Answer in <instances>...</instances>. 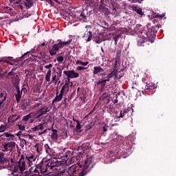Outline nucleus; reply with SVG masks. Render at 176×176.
Wrapping results in <instances>:
<instances>
[{"label": "nucleus", "instance_id": "obj_1", "mask_svg": "<svg viewBox=\"0 0 176 176\" xmlns=\"http://www.w3.org/2000/svg\"><path fill=\"white\" fill-rule=\"evenodd\" d=\"M60 164V162L57 158H52L48 160L46 163H43L41 161V163L36 166L31 167L29 170L25 171V175L30 176H61L65 174V170L59 171L58 173H52L57 168V166Z\"/></svg>", "mask_w": 176, "mask_h": 176}, {"label": "nucleus", "instance_id": "obj_2", "mask_svg": "<svg viewBox=\"0 0 176 176\" xmlns=\"http://www.w3.org/2000/svg\"><path fill=\"white\" fill-rule=\"evenodd\" d=\"M57 43L54 44L51 48H49V53L50 56H56L60 51V49H63L64 46H68L71 45L72 39H69L67 41H63L60 39L57 40Z\"/></svg>", "mask_w": 176, "mask_h": 176}, {"label": "nucleus", "instance_id": "obj_3", "mask_svg": "<svg viewBox=\"0 0 176 176\" xmlns=\"http://www.w3.org/2000/svg\"><path fill=\"white\" fill-rule=\"evenodd\" d=\"M24 171H25V160H24V156L22 155L19 162H16L15 166H14L13 172L23 174Z\"/></svg>", "mask_w": 176, "mask_h": 176}, {"label": "nucleus", "instance_id": "obj_4", "mask_svg": "<svg viewBox=\"0 0 176 176\" xmlns=\"http://www.w3.org/2000/svg\"><path fill=\"white\" fill-rule=\"evenodd\" d=\"M16 146V142L11 141L9 142L3 143V150L2 152H12L13 148Z\"/></svg>", "mask_w": 176, "mask_h": 176}, {"label": "nucleus", "instance_id": "obj_5", "mask_svg": "<svg viewBox=\"0 0 176 176\" xmlns=\"http://www.w3.org/2000/svg\"><path fill=\"white\" fill-rule=\"evenodd\" d=\"M0 164H5L6 167H12V164H10V161L5 157V153H0Z\"/></svg>", "mask_w": 176, "mask_h": 176}, {"label": "nucleus", "instance_id": "obj_6", "mask_svg": "<svg viewBox=\"0 0 176 176\" xmlns=\"http://www.w3.org/2000/svg\"><path fill=\"white\" fill-rule=\"evenodd\" d=\"M138 46L144 47L148 45V38H145L144 36L140 35L137 38Z\"/></svg>", "mask_w": 176, "mask_h": 176}, {"label": "nucleus", "instance_id": "obj_7", "mask_svg": "<svg viewBox=\"0 0 176 176\" xmlns=\"http://www.w3.org/2000/svg\"><path fill=\"white\" fill-rule=\"evenodd\" d=\"M64 75H65L67 78H70L71 79H75L76 78H79V73L75 72V71H64Z\"/></svg>", "mask_w": 176, "mask_h": 176}, {"label": "nucleus", "instance_id": "obj_8", "mask_svg": "<svg viewBox=\"0 0 176 176\" xmlns=\"http://www.w3.org/2000/svg\"><path fill=\"white\" fill-rule=\"evenodd\" d=\"M90 148V143L86 142L82 144L81 146H79L78 147V151L79 155H83L85 153V151H87Z\"/></svg>", "mask_w": 176, "mask_h": 176}, {"label": "nucleus", "instance_id": "obj_9", "mask_svg": "<svg viewBox=\"0 0 176 176\" xmlns=\"http://www.w3.org/2000/svg\"><path fill=\"white\" fill-rule=\"evenodd\" d=\"M11 76V82L12 85H14L16 89H19V85H20V79H19V76L16 74H13Z\"/></svg>", "mask_w": 176, "mask_h": 176}, {"label": "nucleus", "instance_id": "obj_10", "mask_svg": "<svg viewBox=\"0 0 176 176\" xmlns=\"http://www.w3.org/2000/svg\"><path fill=\"white\" fill-rule=\"evenodd\" d=\"M25 162H28V164L29 166H34V164H32V162H35L36 160V157L33 154H31L30 155H26L25 158H24Z\"/></svg>", "mask_w": 176, "mask_h": 176}, {"label": "nucleus", "instance_id": "obj_11", "mask_svg": "<svg viewBox=\"0 0 176 176\" xmlns=\"http://www.w3.org/2000/svg\"><path fill=\"white\" fill-rule=\"evenodd\" d=\"M50 111V109L49 107H43V108L40 109L38 111H37L36 114L37 118H41V116H43V115H46L47 112Z\"/></svg>", "mask_w": 176, "mask_h": 176}, {"label": "nucleus", "instance_id": "obj_12", "mask_svg": "<svg viewBox=\"0 0 176 176\" xmlns=\"http://www.w3.org/2000/svg\"><path fill=\"white\" fill-rule=\"evenodd\" d=\"M131 9L133 12H136L138 14H140V16L144 15V12H142V9L140 8V7L133 5L131 6Z\"/></svg>", "mask_w": 176, "mask_h": 176}, {"label": "nucleus", "instance_id": "obj_13", "mask_svg": "<svg viewBox=\"0 0 176 176\" xmlns=\"http://www.w3.org/2000/svg\"><path fill=\"white\" fill-rule=\"evenodd\" d=\"M43 129H45L43 124H40L32 128V131L39 133L40 131H42V130H43Z\"/></svg>", "mask_w": 176, "mask_h": 176}, {"label": "nucleus", "instance_id": "obj_14", "mask_svg": "<svg viewBox=\"0 0 176 176\" xmlns=\"http://www.w3.org/2000/svg\"><path fill=\"white\" fill-rule=\"evenodd\" d=\"M118 59H116L114 65H113V71L111 72L112 74H113L115 78H118Z\"/></svg>", "mask_w": 176, "mask_h": 176}, {"label": "nucleus", "instance_id": "obj_15", "mask_svg": "<svg viewBox=\"0 0 176 176\" xmlns=\"http://www.w3.org/2000/svg\"><path fill=\"white\" fill-rule=\"evenodd\" d=\"M104 34H105V33H103V34H100L99 36L95 37L96 43L100 44V43H101V42H104L105 41V38H102V36H104Z\"/></svg>", "mask_w": 176, "mask_h": 176}, {"label": "nucleus", "instance_id": "obj_16", "mask_svg": "<svg viewBox=\"0 0 176 176\" xmlns=\"http://www.w3.org/2000/svg\"><path fill=\"white\" fill-rule=\"evenodd\" d=\"M16 89L17 90V94H15L16 102H20V100L21 99V94H23V92L20 91V87H18V88Z\"/></svg>", "mask_w": 176, "mask_h": 176}, {"label": "nucleus", "instance_id": "obj_17", "mask_svg": "<svg viewBox=\"0 0 176 176\" xmlns=\"http://www.w3.org/2000/svg\"><path fill=\"white\" fill-rule=\"evenodd\" d=\"M100 72H104V69L100 66H95L94 67L93 74L97 75V74H100Z\"/></svg>", "mask_w": 176, "mask_h": 176}, {"label": "nucleus", "instance_id": "obj_18", "mask_svg": "<svg viewBox=\"0 0 176 176\" xmlns=\"http://www.w3.org/2000/svg\"><path fill=\"white\" fill-rule=\"evenodd\" d=\"M52 133L51 135V138L53 141H57L58 140V135H57L56 129H52Z\"/></svg>", "mask_w": 176, "mask_h": 176}, {"label": "nucleus", "instance_id": "obj_19", "mask_svg": "<svg viewBox=\"0 0 176 176\" xmlns=\"http://www.w3.org/2000/svg\"><path fill=\"white\" fill-rule=\"evenodd\" d=\"M100 101H104L105 100H107V104H108V102L109 101V94L108 93H104L100 97Z\"/></svg>", "mask_w": 176, "mask_h": 176}, {"label": "nucleus", "instance_id": "obj_20", "mask_svg": "<svg viewBox=\"0 0 176 176\" xmlns=\"http://www.w3.org/2000/svg\"><path fill=\"white\" fill-rule=\"evenodd\" d=\"M24 5L26 7V9H31L32 8V6L34 5V3L32 2V0H25Z\"/></svg>", "mask_w": 176, "mask_h": 176}, {"label": "nucleus", "instance_id": "obj_21", "mask_svg": "<svg viewBox=\"0 0 176 176\" xmlns=\"http://www.w3.org/2000/svg\"><path fill=\"white\" fill-rule=\"evenodd\" d=\"M3 135H4L5 137H6L7 141H13V140H14V135L12 134V133H4L3 134Z\"/></svg>", "mask_w": 176, "mask_h": 176}, {"label": "nucleus", "instance_id": "obj_22", "mask_svg": "<svg viewBox=\"0 0 176 176\" xmlns=\"http://www.w3.org/2000/svg\"><path fill=\"white\" fill-rule=\"evenodd\" d=\"M100 85V90L102 91L104 89H105V85H107V82L104 80H98L97 82V85Z\"/></svg>", "mask_w": 176, "mask_h": 176}, {"label": "nucleus", "instance_id": "obj_23", "mask_svg": "<svg viewBox=\"0 0 176 176\" xmlns=\"http://www.w3.org/2000/svg\"><path fill=\"white\" fill-rule=\"evenodd\" d=\"M16 120H19V117H17V114L10 116L8 120V122H11L12 123H14Z\"/></svg>", "mask_w": 176, "mask_h": 176}, {"label": "nucleus", "instance_id": "obj_24", "mask_svg": "<svg viewBox=\"0 0 176 176\" xmlns=\"http://www.w3.org/2000/svg\"><path fill=\"white\" fill-rule=\"evenodd\" d=\"M19 68V65L16 64L14 65V67L11 69V71L8 74L7 76L8 78L12 76V75L14 74V71Z\"/></svg>", "mask_w": 176, "mask_h": 176}, {"label": "nucleus", "instance_id": "obj_25", "mask_svg": "<svg viewBox=\"0 0 176 176\" xmlns=\"http://www.w3.org/2000/svg\"><path fill=\"white\" fill-rule=\"evenodd\" d=\"M142 93H148V91H149V90L152 89V86L147 84V85H144V87H142Z\"/></svg>", "mask_w": 176, "mask_h": 176}, {"label": "nucleus", "instance_id": "obj_26", "mask_svg": "<svg viewBox=\"0 0 176 176\" xmlns=\"http://www.w3.org/2000/svg\"><path fill=\"white\" fill-rule=\"evenodd\" d=\"M63 96L61 94H59V95H56V98L53 100L52 104H54V102H60L63 100Z\"/></svg>", "mask_w": 176, "mask_h": 176}, {"label": "nucleus", "instance_id": "obj_27", "mask_svg": "<svg viewBox=\"0 0 176 176\" xmlns=\"http://www.w3.org/2000/svg\"><path fill=\"white\" fill-rule=\"evenodd\" d=\"M31 118H34V113H30L28 114L27 116H23V122H27L28 120H30Z\"/></svg>", "mask_w": 176, "mask_h": 176}, {"label": "nucleus", "instance_id": "obj_28", "mask_svg": "<svg viewBox=\"0 0 176 176\" xmlns=\"http://www.w3.org/2000/svg\"><path fill=\"white\" fill-rule=\"evenodd\" d=\"M4 63H6V64H9L10 65H15L14 63L5 59V58H1L0 59V64H3Z\"/></svg>", "mask_w": 176, "mask_h": 176}, {"label": "nucleus", "instance_id": "obj_29", "mask_svg": "<svg viewBox=\"0 0 176 176\" xmlns=\"http://www.w3.org/2000/svg\"><path fill=\"white\" fill-rule=\"evenodd\" d=\"M122 56V48H118L116 50V60H119Z\"/></svg>", "mask_w": 176, "mask_h": 176}, {"label": "nucleus", "instance_id": "obj_30", "mask_svg": "<svg viewBox=\"0 0 176 176\" xmlns=\"http://www.w3.org/2000/svg\"><path fill=\"white\" fill-rule=\"evenodd\" d=\"M34 148L36 149V152L38 153H41L42 152V146L39 143H36L34 146Z\"/></svg>", "mask_w": 176, "mask_h": 176}, {"label": "nucleus", "instance_id": "obj_31", "mask_svg": "<svg viewBox=\"0 0 176 176\" xmlns=\"http://www.w3.org/2000/svg\"><path fill=\"white\" fill-rule=\"evenodd\" d=\"M44 146L46 153H47V155H52V148H50L49 144H45Z\"/></svg>", "mask_w": 176, "mask_h": 176}, {"label": "nucleus", "instance_id": "obj_32", "mask_svg": "<svg viewBox=\"0 0 176 176\" xmlns=\"http://www.w3.org/2000/svg\"><path fill=\"white\" fill-rule=\"evenodd\" d=\"M52 76V70H48L45 76V80L47 82H50V76Z\"/></svg>", "mask_w": 176, "mask_h": 176}, {"label": "nucleus", "instance_id": "obj_33", "mask_svg": "<svg viewBox=\"0 0 176 176\" xmlns=\"http://www.w3.org/2000/svg\"><path fill=\"white\" fill-rule=\"evenodd\" d=\"M4 58H5V60H6V58H7L8 60H9V61H13V63H18V61H20V59H19V58L14 59L12 56H8V57H4Z\"/></svg>", "mask_w": 176, "mask_h": 176}, {"label": "nucleus", "instance_id": "obj_34", "mask_svg": "<svg viewBox=\"0 0 176 176\" xmlns=\"http://www.w3.org/2000/svg\"><path fill=\"white\" fill-rule=\"evenodd\" d=\"M113 76H115V74H112L111 72L107 76L106 79H104V80H106V82H109V80H111V78Z\"/></svg>", "mask_w": 176, "mask_h": 176}, {"label": "nucleus", "instance_id": "obj_35", "mask_svg": "<svg viewBox=\"0 0 176 176\" xmlns=\"http://www.w3.org/2000/svg\"><path fill=\"white\" fill-rule=\"evenodd\" d=\"M10 164H11V166H7L8 168H14V164H16V162H14V160L13 158H11L9 160Z\"/></svg>", "mask_w": 176, "mask_h": 176}, {"label": "nucleus", "instance_id": "obj_36", "mask_svg": "<svg viewBox=\"0 0 176 176\" xmlns=\"http://www.w3.org/2000/svg\"><path fill=\"white\" fill-rule=\"evenodd\" d=\"M87 35L88 36L87 42H90V41H91L93 38V33L91 32V31H89V32H87Z\"/></svg>", "mask_w": 176, "mask_h": 176}, {"label": "nucleus", "instance_id": "obj_37", "mask_svg": "<svg viewBox=\"0 0 176 176\" xmlns=\"http://www.w3.org/2000/svg\"><path fill=\"white\" fill-rule=\"evenodd\" d=\"M120 36H122V34H118L113 38L116 45H118V41H119V38H120Z\"/></svg>", "mask_w": 176, "mask_h": 176}, {"label": "nucleus", "instance_id": "obj_38", "mask_svg": "<svg viewBox=\"0 0 176 176\" xmlns=\"http://www.w3.org/2000/svg\"><path fill=\"white\" fill-rule=\"evenodd\" d=\"M6 129H8V127L6 126V123H4V124H1L0 126V133H3V131H5Z\"/></svg>", "mask_w": 176, "mask_h": 176}, {"label": "nucleus", "instance_id": "obj_39", "mask_svg": "<svg viewBox=\"0 0 176 176\" xmlns=\"http://www.w3.org/2000/svg\"><path fill=\"white\" fill-rule=\"evenodd\" d=\"M10 3H12L14 2V5H20V3H23L21 2V0H10Z\"/></svg>", "mask_w": 176, "mask_h": 176}, {"label": "nucleus", "instance_id": "obj_40", "mask_svg": "<svg viewBox=\"0 0 176 176\" xmlns=\"http://www.w3.org/2000/svg\"><path fill=\"white\" fill-rule=\"evenodd\" d=\"M87 98V97L86 96V95H82L80 96V100H81V102H82V104H86Z\"/></svg>", "mask_w": 176, "mask_h": 176}, {"label": "nucleus", "instance_id": "obj_41", "mask_svg": "<svg viewBox=\"0 0 176 176\" xmlns=\"http://www.w3.org/2000/svg\"><path fill=\"white\" fill-rule=\"evenodd\" d=\"M62 89L68 91V90H69V85L68 82H65V85L63 86Z\"/></svg>", "mask_w": 176, "mask_h": 176}, {"label": "nucleus", "instance_id": "obj_42", "mask_svg": "<svg viewBox=\"0 0 176 176\" xmlns=\"http://www.w3.org/2000/svg\"><path fill=\"white\" fill-rule=\"evenodd\" d=\"M70 162V164H72V163H77L76 162V157L74 156L72 157H71L69 160V162Z\"/></svg>", "mask_w": 176, "mask_h": 176}, {"label": "nucleus", "instance_id": "obj_43", "mask_svg": "<svg viewBox=\"0 0 176 176\" xmlns=\"http://www.w3.org/2000/svg\"><path fill=\"white\" fill-rule=\"evenodd\" d=\"M82 129V125H80V122L76 121V130H80Z\"/></svg>", "mask_w": 176, "mask_h": 176}, {"label": "nucleus", "instance_id": "obj_44", "mask_svg": "<svg viewBox=\"0 0 176 176\" xmlns=\"http://www.w3.org/2000/svg\"><path fill=\"white\" fill-rule=\"evenodd\" d=\"M31 52H27L26 53L23 54L20 58H18V60H21V58H27V54H30Z\"/></svg>", "mask_w": 176, "mask_h": 176}, {"label": "nucleus", "instance_id": "obj_45", "mask_svg": "<svg viewBox=\"0 0 176 176\" xmlns=\"http://www.w3.org/2000/svg\"><path fill=\"white\" fill-rule=\"evenodd\" d=\"M80 19H82V21H86L87 20V18L86 15H85L83 13H81L80 15Z\"/></svg>", "mask_w": 176, "mask_h": 176}, {"label": "nucleus", "instance_id": "obj_46", "mask_svg": "<svg viewBox=\"0 0 176 176\" xmlns=\"http://www.w3.org/2000/svg\"><path fill=\"white\" fill-rule=\"evenodd\" d=\"M58 79H60L63 75V70H59L56 72Z\"/></svg>", "mask_w": 176, "mask_h": 176}, {"label": "nucleus", "instance_id": "obj_47", "mask_svg": "<svg viewBox=\"0 0 176 176\" xmlns=\"http://www.w3.org/2000/svg\"><path fill=\"white\" fill-rule=\"evenodd\" d=\"M57 61L58 63H63V61H64V57L61 56H58Z\"/></svg>", "mask_w": 176, "mask_h": 176}, {"label": "nucleus", "instance_id": "obj_48", "mask_svg": "<svg viewBox=\"0 0 176 176\" xmlns=\"http://www.w3.org/2000/svg\"><path fill=\"white\" fill-rule=\"evenodd\" d=\"M58 81V78H57L56 75L52 77V82H54V83H57Z\"/></svg>", "mask_w": 176, "mask_h": 176}, {"label": "nucleus", "instance_id": "obj_49", "mask_svg": "<svg viewBox=\"0 0 176 176\" xmlns=\"http://www.w3.org/2000/svg\"><path fill=\"white\" fill-rule=\"evenodd\" d=\"M76 69H77V71H83L85 69H87V68L85 67L78 66L76 67Z\"/></svg>", "mask_w": 176, "mask_h": 176}, {"label": "nucleus", "instance_id": "obj_50", "mask_svg": "<svg viewBox=\"0 0 176 176\" xmlns=\"http://www.w3.org/2000/svg\"><path fill=\"white\" fill-rule=\"evenodd\" d=\"M6 101V95L3 96V98L0 100V108L2 107V104H3V102Z\"/></svg>", "mask_w": 176, "mask_h": 176}, {"label": "nucleus", "instance_id": "obj_51", "mask_svg": "<svg viewBox=\"0 0 176 176\" xmlns=\"http://www.w3.org/2000/svg\"><path fill=\"white\" fill-rule=\"evenodd\" d=\"M130 2H132L133 3H135L137 2H138V3H141V2H142V0H129Z\"/></svg>", "mask_w": 176, "mask_h": 176}, {"label": "nucleus", "instance_id": "obj_52", "mask_svg": "<svg viewBox=\"0 0 176 176\" xmlns=\"http://www.w3.org/2000/svg\"><path fill=\"white\" fill-rule=\"evenodd\" d=\"M46 131H47V129H45L44 131H41L40 132H36V133L38 134V135H42V134H45V133H46Z\"/></svg>", "mask_w": 176, "mask_h": 176}, {"label": "nucleus", "instance_id": "obj_53", "mask_svg": "<svg viewBox=\"0 0 176 176\" xmlns=\"http://www.w3.org/2000/svg\"><path fill=\"white\" fill-rule=\"evenodd\" d=\"M19 129L21 130L22 131H24V130H25V126H24V125H19Z\"/></svg>", "mask_w": 176, "mask_h": 176}, {"label": "nucleus", "instance_id": "obj_54", "mask_svg": "<svg viewBox=\"0 0 176 176\" xmlns=\"http://www.w3.org/2000/svg\"><path fill=\"white\" fill-rule=\"evenodd\" d=\"M46 1V2H47L48 3H50V5L51 6H54V3H53V1H52V0H45Z\"/></svg>", "mask_w": 176, "mask_h": 176}, {"label": "nucleus", "instance_id": "obj_55", "mask_svg": "<svg viewBox=\"0 0 176 176\" xmlns=\"http://www.w3.org/2000/svg\"><path fill=\"white\" fill-rule=\"evenodd\" d=\"M52 67H53V65L49 64V65H45L44 68H45L46 69H49V68H52Z\"/></svg>", "mask_w": 176, "mask_h": 176}, {"label": "nucleus", "instance_id": "obj_56", "mask_svg": "<svg viewBox=\"0 0 176 176\" xmlns=\"http://www.w3.org/2000/svg\"><path fill=\"white\" fill-rule=\"evenodd\" d=\"M124 114L129 113V109H124V110H121Z\"/></svg>", "mask_w": 176, "mask_h": 176}, {"label": "nucleus", "instance_id": "obj_57", "mask_svg": "<svg viewBox=\"0 0 176 176\" xmlns=\"http://www.w3.org/2000/svg\"><path fill=\"white\" fill-rule=\"evenodd\" d=\"M125 114H124L123 111H121L120 113V116L118 117L119 119H120V118H123Z\"/></svg>", "mask_w": 176, "mask_h": 176}, {"label": "nucleus", "instance_id": "obj_58", "mask_svg": "<svg viewBox=\"0 0 176 176\" xmlns=\"http://www.w3.org/2000/svg\"><path fill=\"white\" fill-rule=\"evenodd\" d=\"M76 64H77V65H82V60H77V61L76 62Z\"/></svg>", "mask_w": 176, "mask_h": 176}, {"label": "nucleus", "instance_id": "obj_59", "mask_svg": "<svg viewBox=\"0 0 176 176\" xmlns=\"http://www.w3.org/2000/svg\"><path fill=\"white\" fill-rule=\"evenodd\" d=\"M100 76H102V78H104V76H107V72L101 73Z\"/></svg>", "mask_w": 176, "mask_h": 176}, {"label": "nucleus", "instance_id": "obj_60", "mask_svg": "<svg viewBox=\"0 0 176 176\" xmlns=\"http://www.w3.org/2000/svg\"><path fill=\"white\" fill-rule=\"evenodd\" d=\"M64 91H65V89L61 88V90H60V94H62L63 96H64Z\"/></svg>", "mask_w": 176, "mask_h": 176}, {"label": "nucleus", "instance_id": "obj_61", "mask_svg": "<svg viewBox=\"0 0 176 176\" xmlns=\"http://www.w3.org/2000/svg\"><path fill=\"white\" fill-rule=\"evenodd\" d=\"M26 137H27L29 140H32V135H31L28 134V135H26Z\"/></svg>", "mask_w": 176, "mask_h": 176}, {"label": "nucleus", "instance_id": "obj_62", "mask_svg": "<svg viewBox=\"0 0 176 176\" xmlns=\"http://www.w3.org/2000/svg\"><path fill=\"white\" fill-rule=\"evenodd\" d=\"M166 16L165 14H159L158 17H160V19H163V17H164Z\"/></svg>", "mask_w": 176, "mask_h": 176}, {"label": "nucleus", "instance_id": "obj_63", "mask_svg": "<svg viewBox=\"0 0 176 176\" xmlns=\"http://www.w3.org/2000/svg\"><path fill=\"white\" fill-rule=\"evenodd\" d=\"M153 17H155V19L159 17V13L154 14Z\"/></svg>", "mask_w": 176, "mask_h": 176}, {"label": "nucleus", "instance_id": "obj_64", "mask_svg": "<svg viewBox=\"0 0 176 176\" xmlns=\"http://www.w3.org/2000/svg\"><path fill=\"white\" fill-rule=\"evenodd\" d=\"M89 64V62H82V65L86 66Z\"/></svg>", "mask_w": 176, "mask_h": 176}]
</instances>
